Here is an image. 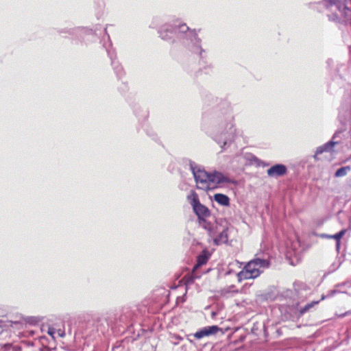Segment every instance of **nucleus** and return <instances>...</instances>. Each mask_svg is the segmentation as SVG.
I'll use <instances>...</instances> for the list:
<instances>
[{
    "label": "nucleus",
    "instance_id": "f257e3e1",
    "mask_svg": "<svg viewBox=\"0 0 351 351\" xmlns=\"http://www.w3.org/2000/svg\"><path fill=\"white\" fill-rule=\"evenodd\" d=\"M269 261L265 259L255 258L249 261L237 274L238 281L254 279L260 276L263 269L269 267Z\"/></svg>",
    "mask_w": 351,
    "mask_h": 351
},
{
    "label": "nucleus",
    "instance_id": "f03ea898",
    "mask_svg": "<svg viewBox=\"0 0 351 351\" xmlns=\"http://www.w3.org/2000/svg\"><path fill=\"white\" fill-rule=\"evenodd\" d=\"M187 199L193 207V212L197 216L199 223L202 225L206 222V218L210 216V211L206 206L200 203L197 193L195 191H191L187 196Z\"/></svg>",
    "mask_w": 351,
    "mask_h": 351
},
{
    "label": "nucleus",
    "instance_id": "7ed1b4c3",
    "mask_svg": "<svg viewBox=\"0 0 351 351\" xmlns=\"http://www.w3.org/2000/svg\"><path fill=\"white\" fill-rule=\"evenodd\" d=\"M193 173L197 189L204 191H208L211 189L210 173H208L206 171L200 169H193Z\"/></svg>",
    "mask_w": 351,
    "mask_h": 351
},
{
    "label": "nucleus",
    "instance_id": "20e7f679",
    "mask_svg": "<svg viewBox=\"0 0 351 351\" xmlns=\"http://www.w3.org/2000/svg\"><path fill=\"white\" fill-rule=\"evenodd\" d=\"M287 169L285 165L277 164L267 170V174L269 177L276 178L282 176L287 173Z\"/></svg>",
    "mask_w": 351,
    "mask_h": 351
},
{
    "label": "nucleus",
    "instance_id": "39448f33",
    "mask_svg": "<svg viewBox=\"0 0 351 351\" xmlns=\"http://www.w3.org/2000/svg\"><path fill=\"white\" fill-rule=\"evenodd\" d=\"M219 330L220 328L217 326L204 327L199 331H197L194 334V337L197 339H200L204 337L215 335Z\"/></svg>",
    "mask_w": 351,
    "mask_h": 351
},
{
    "label": "nucleus",
    "instance_id": "423d86ee",
    "mask_svg": "<svg viewBox=\"0 0 351 351\" xmlns=\"http://www.w3.org/2000/svg\"><path fill=\"white\" fill-rule=\"evenodd\" d=\"M346 232H347V230L343 229L335 234H322L321 235V237L323 239H335L336 241V247H337V250H339L340 245H341V239L346 234Z\"/></svg>",
    "mask_w": 351,
    "mask_h": 351
},
{
    "label": "nucleus",
    "instance_id": "0eeeda50",
    "mask_svg": "<svg viewBox=\"0 0 351 351\" xmlns=\"http://www.w3.org/2000/svg\"><path fill=\"white\" fill-rule=\"evenodd\" d=\"M337 143V142L331 141L317 147L314 158L317 159V156L324 152H333V147Z\"/></svg>",
    "mask_w": 351,
    "mask_h": 351
},
{
    "label": "nucleus",
    "instance_id": "6e6552de",
    "mask_svg": "<svg viewBox=\"0 0 351 351\" xmlns=\"http://www.w3.org/2000/svg\"><path fill=\"white\" fill-rule=\"evenodd\" d=\"M210 255L206 250H204L202 253L197 257V263L193 267L195 271H197V269L202 265L207 263L209 259Z\"/></svg>",
    "mask_w": 351,
    "mask_h": 351
},
{
    "label": "nucleus",
    "instance_id": "1a4fd4ad",
    "mask_svg": "<svg viewBox=\"0 0 351 351\" xmlns=\"http://www.w3.org/2000/svg\"><path fill=\"white\" fill-rule=\"evenodd\" d=\"M210 180L211 189L213 188L215 184H221L226 181V178L219 172L210 173Z\"/></svg>",
    "mask_w": 351,
    "mask_h": 351
},
{
    "label": "nucleus",
    "instance_id": "9d476101",
    "mask_svg": "<svg viewBox=\"0 0 351 351\" xmlns=\"http://www.w3.org/2000/svg\"><path fill=\"white\" fill-rule=\"evenodd\" d=\"M199 278L200 275L197 274V271H195L194 268H193L191 273L185 275L183 278V280L184 281L186 285H189L193 284L195 279Z\"/></svg>",
    "mask_w": 351,
    "mask_h": 351
},
{
    "label": "nucleus",
    "instance_id": "9b49d317",
    "mask_svg": "<svg viewBox=\"0 0 351 351\" xmlns=\"http://www.w3.org/2000/svg\"><path fill=\"white\" fill-rule=\"evenodd\" d=\"M214 199L215 202H217L218 204L222 205V206H229L230 204V199L229 197L221 193H217L214 195Z\"/></svg>",
    "mask_w": 351,
    "mask_h": 351
},
{
    "label": "nucleus",
    "instance_id": "f8f14e48",
    "mask_svg": "<svg viewBox=\"0 0 351 351\" xmlns=\"http://www.w3.org/2000/svg\"><path fill=\"white\" fill-rule=\"evenodd\" d=\"M351 167L350 166L342 167L337 170L335 173V176L337 178L343 177L347 175V173L350 171Z\"/></svg>",
    "mask_w": 351,
    "mask_h": 351
},
{
    "label": "nucleus",
    "instance_id": "ddd939ff",
    "mask_svg": "<svg viewBox=\"0 0 351 351\" xmlns=\"http://www.w3.org/2000/svg\"><path fill=\"white\" fill-rule=\"evenodd\" d=\"M319 301H313L309 304H307L303 308L300 310V314L304 315L305 313L308 311L311 308H313L315 304H317Z\"/></svg>",
    "mask_w": 351,
    "mask_h": 351
},
{
    "label": "nucleus",
    "instance_id": "4468645a",
    "mask_svg": "<svg viewBox=\"0 0 351 351\" xmlns=\"http://www.w3.org/2000/svg\"><path fill=\"white\" fill-rule=\"evenodd\" d=\"M227 232L226 230H223L221 233V235H220V239L221 240H223V239H226L227 240Z\"/></svg>",
    "mask_w": 351,
    "mask_h": 351
}]
</instances>
